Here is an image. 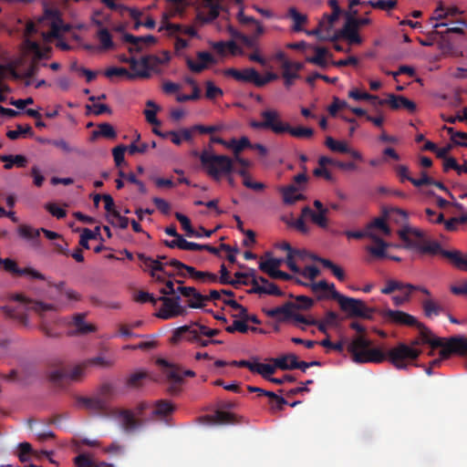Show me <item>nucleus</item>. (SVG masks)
I'll return each instance as SVG.
<instances>
[{"label":"nucleus","mask_w":467,"mask_h":467,"mask_svg":"<svg viewBox=\"0 0 467 467\" xmlns=\"http://www.w3.org/2000/svg\"><path fill=\"white\" fill-rule=\"evenodd\" d=\"M349 327L359 334L353 337L347 347L355 363H381L386 360V354L382 349L371 347L372 341L364 335L366 333L364 326L358 322H352Z\"/></svg>","instance_id":"obj_2"},{"label":"nucleus","mask_w":467,"mask_h":467,"mask_svg":"<svg viewBox=\"0 0 467 467\" xmlns=\"http://www.w3.org/2000/svg\"><path fill=\"white\" fill-rule=\"evenodd\" d=\"M170 266L174 267L176 270H185L187 275L196 280L197 276L202 275V271L196 270L193 266L187 265L177 259L169 261Z\"/></svg>","instance_id":"obj_36"},{"label":"nucleus","mask_w":467,"mask_h":467,"mask_svg":"<svg viewBox=\"0 0 467 467\" xmlns=\"http://www.w3.org/2000/svg\"><path fill=\"white\" fill-rule=\"evenodd\" d=\"M1 161H10V163H5L4 168L5 170L12 169L14 165H16L17 167H25L27 162L26 158L23 155H5L1 157Z\"/></svg>","instance_id":"obj_42"},{"label":"nucleus","mask_w":467,"mask_h":467,"mask_svg":"<svg viewBox=\"0 0 467 467\" xmlns=\"http://www.w3.org/2000/svg\"><path fill=\"white\" fill-rule=\"evenodd\" d=\"M316 55L314 57H306V62L317 65L320 67H327V61L326 60V57L328 54V51L326 47H315Z\"/></svg>","instance_id":"obj_31"},{"label":"nucleus","mask_w":467,"mask_h":467,"mask_svg":"<svg viewBox=\"0 0 467 467\" xmlns=\"http://www.w3.org/2000/svg\"><path fill=\"white\" fill-rule=\"evenodd\" d=\"M69 27L64 26L62 20L57 17L51 22L50 30L47 33H43V36L46 40L57 38L61 31H67Z\"/></svg>","instance_id":"obj_32"},{"label":"nucleus","mask_w":467,"mask_h":467,"mask_svg":"<svg viewBox=\"0 0 467 467\" xmlns=\"http://www.w3.org/2000/svg\"><path fill=\"white\" fill-rule=\"evenodd\" d=\"M157 364L164 369V373L167 378L175 383L180 384L182 382V375L190 378L195 377V372L193 370L186 369L182 372L178 367L171 364L166 359L159 358L157 360Z\"/></svg>","instance_id":"obj_12"},{"label":"nucleus","mask_w":467,"mask_h":467,"mask_svg":"<svg viewBox=\"0 0 467 467\" xmlns=\"http://www.w3.org/2000/svg\"><path fill=\"white\" fill-rule=\"evenodd\" d=\"M385 317L397 325L416 327L419 325V320L406 312L400 310L388 309L384 314Z\"/></svg>","instance_id":"obj_15"},{"label":"nucleus","mask_w":467,"mask_h":467,"mask_svg":"<svg viewBox=\"0 0 467 467\" xmlns=\"http://www.w3.org/2000/svg\"><path fill=\"white\" fill-rule=\"evenodd\" d=\"M250 146L252 143L247 137H242L240 140L232 139L227 143V148L233 150L234 156L239 155L241 151Z\"/></svg>","instance_id":"obj_35"},{"label":"nucleus","mask_w":467,"mask_h":467,"mask_svg":"<svg viewBox=\"0 0 467 467\" xmlns=\"http://www.w3.org/2000/svg\"><path fill=\"white\" fill-rule=\"evenodd\" d=\"M0 265H3L5 271L16 275H21L22 268H19L14 260L10 258L0 259Z\"/></svg>","instance_id":"obj_63"},{"label":"nucleus","mask_w":467,"mask_h":467,"mask_svg":"<svg viewBox=\"0 0 467 467\" xmlns=\"http://www.w3.org/2000/svg\"><path fill=\"white\" fill-rule=\"evenodd\" d=\"M223 302L224 305L229 306L234 310L238 312L237 314H233V317L242 319L244 316H246V312L248 311L247 308L239 304L238 302H236L235 300L229 298L223 299Z\"/></svg>","instance_id":"obj_54"},{"label":"nucleus","mask_w":467,"mask_h":467,"mask_svg":"<svg viewBox=\"0 0 467 467\" xmlns=\"http://www.w3.org/2000/svg\"><path fill=\"white\" fill-rule=\"evenodd\" d=\"M283 316H284L283 317H278V319L280 321H284L288 318H293L295 321L307 325V326L316 325L317 323V320L315 318L306 317L303 315L294 313L293 311H292L291 315H283Z\"/></svg>","instance_id":"obj_57"},{"label":"nucleus","mask_w":467,"mask_h":467,"mask_svg":"<svg viewBox=\"0 0 467 467\" xmlns=\"http://www.w3.org/2000/svg\"><path fill=\"white\" fill-rule=\"evenodd\" d=\"M266 397L269 398L270 410H272V412H275V409L274 402H276L277 410H283L284 406L288 404L287 400L285 398L278 396L273 391L271 393H266Z\"/></svg>","instance_id":"obj_56"},{"label":"nucleus","mask_w":467,"mask_h":467,"mask_svg":"<svg viewBox=\"0 0 467 467\" xmlns=\"http://www.w3.org/2000/svg\"><path fill=\"white\" fill-rule=\"evenodd\" d=\"M199 159L206 173L216 182L234 171V161L226 155L214 154L208 150H203Z\"/></svg>","instance_id":"obj_3"},{"label":"nucleus","mask_w":467,"mask_h":467,"mask_svg":"<svg viewBox=\"0 0 467 467\" xmlns=\"http://www.w3.org/2000/svg\"><path fill=\"white\" fill-rule=\"evenodd\" d=\"M256 367L257 368L255 369V371H256L255 373H258L264 379H265L269 381H270V379H273L272 375L275 371V368H276L275 365L272 366L269 364H264V363L258 362Z\"/></svg>","instance_id":"obj_60"},{"label":"nucleus","mask_w":467,"mask_h":467,"mask_svg":"<svg viewBox=\"0 0 467 467\" xmlns=\"http://www.w3.org/2000/svg\"><path fill=\"white\" fill-rule=\"evenodd\" d=\"M448 25L446 23H436L433 25V27L436 29L435 30V34L436 35H439L441 38H446V36L450 34V33H455V34H459V35H463L464 34V30L462 27L461 26H451V27H447L444 31H439L438 28L440 27H442V26H447Z\"/></svg>","instance_id":"obj_49"},{"label":"nucleus","mask_w":467,"mask_h":467,"mask_svg":"<svg viewBox=\"0 0 467 467\" xmlns=\"http://www.w3.org/2000/svg\"><path fill=\"white\" fill-rule=\"evenodd\" d=\"M262 121L252 120L250 126L254 130H270L275 134H282L285 132V125L280 119L279 113L275 109H267L261 112Z\"/></svg>","instance_id":"obj_7"},{"label":"nucleus","mask_w":467,"mask_h":467,"mask_svg":"<svg viewBox=\"0 0 467 467\" xmlns=\"http://www.w3.org/2000/svg\"><path fill=\"white\" fill-rule=\"evenodd\" d=\"M92 139H96L98 137H103L106 139H116L117 132L113 126L108 122H103L98 125V130L92 131Z\"/></svg>","instance_id":"obj_30"},{"label":"nucleus","mask_w":467,"mask_h":467,"mask_svg":"<svg viewBox=\"0 0 467 467\" xmlns=\"http://www.w3.org/2000/svg\"><path fill=\"white\" fill-rule=\"evenodd\" d=\"M327 212L325 211L315 213L309 206H305L302 209V215L309 216L312 222L321 228H327Z\"/></svg>","instance_id":"obj_27"},{"label":"nucleus","mask_w":467,"mask_h":467,"mask_svg":"<svg viewBox=\"0 0 467 467\" xmlns=\"http://www.w3.org/2000/svg\"><path fill=\"white\" fill-rule=\"evenodd\" d=\"M99 397L104 399L106 403L116 395V388L111 382H104L98 390Z\"/></svg>","instance_id":"obj_46"},{"label":"nucleus","mask_w":467,"mask_h":467,"mask_svg":"<svg viewBox=\"0 0 467 467\" xmlns=\"http://www.w3.org/2000/svg\"><path fill=\"white\" fill-rule=\"evenodd\" d=\"M149 378L146 371H137L126 379V386L129 389H139L143 385V380Z\"/></svg>","instance_id":"obj_34"},{"label":"nucleus","mask_w":467,"mask_h":467,"mask_svg":"<svg viewBox=\"0 0 467 467\" xmlns=\"http://www.w3.org/2000/svg\"><path fill=\"white\" fill-rule=\"evenodd\" d=\"M415 327L420 330V341L422 343L429 344L432 348H443L445 345L443 338L433 337L431 331L423 323L419 322V325Z\"/></svg>","instance_id":"obj_21"},{"label":"nucleus","mask_w":467,"mask_h":467,"mask_svg":"<svg viewBox=\"0 0 467 467\" xmlns=\"http://www.w3.org/2000/svg\"><path fill=\"white\" fill-rule=\"evenodd\" d=\"M111 217H113L114 220H110L109 217L108 218V220L113 226H118L120 229H126L128 227L130 223L129 218L120 215V213L118 211H114L113 215Z\"/></svg>","instance_id":"obj_64"},{"label":"nucleus","mask_w":467,"mask_h":467,"mask_svg":"<svg viewBox=\"0 0 467 467\" xmlns=\"http://www.w3.org/2000/svg\"><path fill=\"white\" fill-rule=\"evenodd\" d=\"M451 355L465 358V367L467 368V337L454 336L446 341L443 348L440 351V357L441 359H447Z\"/></svg>","instance_id":"obj_10"},{"label":"nucleus","mask_w":467,"mask_h":467,"mask_svg":"<svg viewBox=\"0 0 467 467\" xmlns=\"http://www.w3.org/2000/svg\"><path fill=\"white\" fill-rule=\"evenodd\" d=\"M97 36L103 49H110L113 47L114 44L112 41V36L107 28L101 27L98 31Z\"/></svg>","instance_id":"obj_50"},{"label":"nucleus","mask_w":467,"mask_h":467,"mask_svg":"<svg viewBox=\"0 0 467 467\" xmlns=\"http://www.w3.org/2000/svg\"><path fill=\"white\" fill-rule=\"evenodd\" d=\"M105 76L107 78H112V77H126L129 79H134L137 78H150V74L147 73L145 70L140 71L136 73H130L128 69L125 67H111L106 69Z\"/></svg>","instance_id":"obj_22"},{"label":"nucleus","mask_w":467,"mask_h":467,"mask_svg":"<svg viewBox=\"0 0 467 467\" xmlns=\"http://www.w3.org/2000/svg\"><path fill=\"white\" fill-rule=\"evenodd\" d=\"M331 287L333 289L332 298L338 303L342 311L348 313L351 317L372 318L374 310L367 306L362 300L343 296L336 290L335 285Z\"/></svg>","instance_id":"obj_5"},{"label":"nucleus","mask_w":467,"mask_h":467,"mask_svg":"<svg viewBox=\"0 0 467 467\" xmlns=\"http://www.w3.org/2000/svg\"><path fill=\"white\" fill-rule=\"evenodd\" d=\"M34 135L32 127L30 125H26V127L21 124L16 125V130H8L6 132V137L10 140H17L20 136H29L32 137Z\"/></svg>","instance_id":"obj_39"},{"label":"nucleus","mask_w":467,"mask_h":467,"mask_svg":"<svg viewBox=\"0 0 467 467\" xmlns=\"http://www.w3.org/2000/svg\"><path fill=\"white\" fill-rule=\"evenodd\" d=\"M85 317H86V314H84V313L75 314L72 317V321H71L70 325L74 326L76 327V330L70 331L69 332L70 336L87 335V334L96 331V327L94 325L88 324L85 322V320H84Z\"/></svg>","instance_id":"obj_19"},{"label":"nucleus","mask_w":467,"mask_h":467,"mask_svg":"<svg viewBox=\"0 0 467 467\" xmlns=\"http://www.w3.org/2000/svg\"><path fill=\"white\" fill-rule=\"evenodd\" d=\"M175 218L182 224V227L186 232L187 236H189V237L194 236V237H198V238L201 237V234L199 232H196L192 228L191 221L186 215L177 212V213H175Z\"/></svg>","instance_id":"obj_37"},{"label":"nucleus","mask_w":467,"mask_h":467,"mask_svg":"<svg viewBox=\"0 0 467 467\" xmlns=\"http://www.w3.org/2000/svg\"><path fill=\"white\" fill-rule=\"evenodd\" d=\"M311 259L315 262L320 263L324 267L329 269L338 281H345L346 274L339 265L334 264L329 259L320 257L317 254H311Z\"/></svg>","instance_id":"obj_25"},{"label":"nucleus","mask_w":467,"mask_h":467,"mask_svg":"<svg viewBox=\"0 0 467 467\" xmlns=\"http://www.w3.org/2000/svg\"><path fill=\"white\" fill-rule=\"evenodd\" d=\"M300 189L294 184H290L285 187H282L280 192L283 195V201L285 204H294L295 203V196H296V192Z\"/></svg>","instance_id":"obj_47"},{"label":"nucleus","mask_w":467,"mask_h":467,"mask_svg":"<svg viewBox=\"0 0 467 467\" xmlns=\"http://www.w3.org/2000/svg\"><path fill=\"white\" fill-rule=\"evenodd\" d=\"M288 297L295 298L296 302L288 301L280 306L264 310L265 315L269 317H278L280 315H291L295 309L307 310L314 305V300L306 296H294L293 294H289Z\"/></svg>","instance_id":"obj_6"},{"label":"nucleus","mask_w":467,"mask_h":467,"mask_svg":"<svg viewBox=\"0 0 467 467\" xmlns=\"http://www.w3.org/2000/svg\"><path fill=\"white\" fill-rule=\"evenodd\" d=\"M293 358L292 362H290L289 366H286L284 364V360H279V368L282 370H289V369H301L303 372H306V370L310 368L309 362L306 361H299L297 359V357H291Z\"/></svg>","instance_id":"obj_44"},{"label":"nucleus","mask_w":467,"mask_h":467,"mask_svg":"<svg viewBox=\"0 0 467 467\" xmlns=\"http://www.w3.org/2000/svg\"><path fill=\"white\" fill-rule=\"evenodd\" d=\"M258 72L253 68H244L241 70L240 82L253 83L257 87Z\"/></svg>","instance_id":"obj_58"},{"label":"nucleus","mask_w":467,"mask_h":467,"mask_svg":"<svg viewBox=\"0 0 467 467\" xmlns=\"http://www.w3.org/2000/svg\"><path fill=\"white\" fill-rule=\"evenodd\" d=\"M287 16L290 17L294 22L292 26L293 31H303V25L307 22L306 15L299 13L296 7H290L288 9Z\"/></svg>","instance_id":"obj_29"},{"label":"nucleus","mask_w":467,"mask_h":467,"mask_svg":"<svg viewBox=\"0 0 467 467\" xmlns=\"http://www.w3.org/2000/svg\"><path fill=\"white\" fill-rule=\"evenodd\" d=\"M285 132L296 138H310L314 134V130L305 127H291L288 123L285 125Z\"/></svg>","instance_id":"obj_40"},{"label":"nucleus","mask_w":467,"mask_h":467,"mask_svg":"<svg viewBox=\"0 0 467 467\" xmlns=\"http://www.w3.org/2000/svg\"><path fill=\"white\" fill-rule=\"evenodd\" d=\"M388 105L392 109H405L409 112H414L416 110V104L403 96H397L389 94L388 98Z\"/></svg>","instance_id":"obj_23"},{"label":"nucleus","mask_w":467,"mask_h":467,"mask_svg":"<svg viewBox=\"0 0 467 467\" xmlns=\"http://www.w3.org/2000/svg\"><path fill=\"white\" fill-rule=\"evenodd\" d=\"M340 14L341 13L337 12V10H335V12L332 11L331 15L325 14L323 18L319 21V26L325 27L326 33L328 35Z\"/></svg>","instance_id":"obj_48"},{"label":"nucleus","mask_w":467,"mask_h":467,"mask_svg":"<svg viewBox=\"0 0 467 467\" xmlns=\"http://www.w3.org/2000/svg\"><path fill=\"white\" fill-rule=\"evenodd\" d=\"M77 401L79 405L83 406L87 410L97 413H104L108 410L106 400L99 397H78Z\"/></svg>","instance_id":"obj_18"},{"label":"nucleus","mask_w":467,"mask_h":467,"mask_svg":"<svg viewBox=\"0 0 467 467\" xmlns=\"http://www.w3.org/2000/svg\"><path fill=\"white\" fill-rule=\"evenodd\" d=\"M175 405L167 400H160L154 403L151 417L168 421V418L175 411Z\"/></svg>","instance_id":"obj_16"},{"label":"nucleus","mask_w":467,"mask_h":467,"mask_svg":"<svg viewBox=\"0 0 467 467\" xmlns=\"http://www.w3.org/2000/svg\"><path fill=\"white\" fill-rule=\"evenodd\" d=\"M158 299L161 302V306L157 313L158 317L168 320L187 314L186 307L181 305L180 296H160Z\"/></svg>","instance_id":"obj_8"},{"label":"nucleus","mask_w":467,"mask_h":467,"mask_svg":"<svg viewBox=\"0 0 467 467\" xmlns=\"http://www.w3.org/2000/svg\"><path fill=\"white\" fill-rule=\"evenodd\" d=\"M203 335L199 333L197 329L193 328V323L185 325L175 329L172 339L173 341H179L181 338H185L191 343L197 344L198 347L205 348L211 345V339H203Z\"/></svg>","instance_id":"obj_11"},{"label":"nucleus","mask_w":467,"mask_h":467,"mask_svg":"<svg viewBox=\"0 0 467 467\" xmlns=\"http://www.w3.org/2000/svg\"><path fill=\"white\" fill-rule=\"evenodd\" d=\"M326 146L332 151L346 153L350 152V149L344 141L334 140L332 137H327L325 141Z\"/></svg>","instance_id":"obj_41"},{"label":"nucleus","mask_w":467,"mask_h":467,"mask_svg":"<svg viewBox=\"0 0 467 467\" xmlns=\"http://www.w3.org/2000/svg\"><path fill=\"white\" fill-rule=\"evenodd\" d=\"M402 291L405 293L411 294L413 291H420L421 293L425 294L426 296H431V292L424 286L420 285H414L409 283H402L400 281H397V289Z\"/></svg>","instance_id":"obj_51"},{"label":"nucleus","mask_w":467,"mask_h":467,"mask_svg":"<svg viewBox=\"0 0 467 467\" xmlns=\"http://www.w3.org/2000/svg\"><path fill=\"white\" fill-rule=\"evenodd\" d=\"M250 327L247 325V322L244 319L234 320L231 326L225 327V331L234 334L235 332H240L245 334L249 331Z\"/></svg>","instance_id":"obj_52"},{"label":"nucleus","mask_w":467,"mask_h":467,"mask_svg":"<svg viewBox=\"0 0 467 467\" xmlns=\"http://www.w3.org/2000/svg\"><path fill=\"white\" fill-rule=\"evenodd\" d=\"M192 323L194 329H197L199 333L202 334L204 337H209L210 339L221 333L219 329L210 328L202 324H200L199 322Z\"/></svg>","instance_id":"obj_61"},{"label":"nucleus","mask_w":467,"mask_h":467,"mask_svg":"<svg viewBox=\"0 0 467 467\" xmlns=\"http://www.w3.org/2000/svg\"><path fill=\"white\" fill-rule=\"evenodd\" d=\"M202 10L198 11L197 20L203 23H211L216 19L220 14L221 5L215 0H202Z\"/></svg>","instance_id":"obj_13"},{"label":"nucleus","mask_w":467,"mask_h":467,"mask_svg":"<svg viewBox=\"0 0 467 467\" xmlns=\"http://www.w3.org/2000/svg\"><path fill=\"white\" fill-rule=\"evenodd\" d=\"M421 306L425 317L429 318L437 317L443 311L442 306L431 298L423 300Z\"/></svg>","instance_id":"obj_33"},{"label":"nucleus","mask_w":467,"mask_h":467,"mask_svg":"<svg viewBox=\"0 0 467 467\" xmlns=\"http://www.w3.org/2000/svg\"><path fill=\"white\" fill-rule=\"evenodd\" d=\"M370 239L377 244V246H368V252L376 258L386 257V248L389 245L388 243H386L383 239L376 235L374 233L372 234Z\"/></svg>","instance_id":"obj_26"},{"label":"nucleus","mask_w":467,"mask_h":467,"mask_svg":"<svg viewBox=\"0 0 467 467\" xmlns=\"http://www.w3.org/2000/svg\"><path fill=\"white\" fill-rule=\"evenodd\" d=\"M42 143H48L52 146L61 150L65 153H70V152H78V150L75 147H72L69 145V143L65 140L64 139H57V140H47L43 139L40 140Z\"/></svg>","instance_id":"obj_38"},{"label":"nucleus","mask_w":467,"mask_h":467,"mask_svg":"<svg viewBox=\"0 0 467 467\" xmlns=\"http://www.w3.org/2000/svg\"><path fill=\"white\" fill-rule=\"evenodd\" d=\"M18 234L21 237L33 240L36 239L40 234L39 229H34L28 225L22 224L18 228Z\"/></svg>","instance_id":"obj_59"},{"label":"nucleus","mask_w":467,"mask_h":467,"mask_svg":"<svg viewBox=\"0 0 467 467\" xmlns=\"http://www.w3.org/2000/svg\"><path fill=\"white\" fill-rule=\"evenodd\" d=\"M203 419L213 425L236 424L239 422L235 414L220 410H217L213 415L204 416Z\"/></svg>","instance_id":"obj_17"},{"label":"nucleus","mask_w":467,"mask_h":467,"mask_svg":"<svg viewBox=\"0 0 467 467\" xmlns=\"http://www.w3.org/2000/svg\"><path fill=\"white\" fill-rule=\"evenodd\" d=\"M421 343L420 339H414L410 345L399 343L395 348L385 352L386 359H389L396 368L406 369L408 368L407 360H416L421 354L420 349L415 348Z\"/></svg>","instance_id":"obj_4"},{"label":"nucleus","mask_w":467,"mask_h":467,"mask_svg":"<svg viewBox=\"0 0 467 467\" xmlns=\"http://www.w3.org/2000/svg\"><path fill=\"white\" fill-rule=\"evenodd\" d=\"M123 40L127 43L132 44L134 47H130L129 51L140 52L142 50L141 44L152 45L155 44L157 38L154 36L148 35L143 36H136L131 34L126 33L123 35Z\"/></svg>","instance_id":"obj_20"},{"label":"nucleus","mask_w":467,"mask_h":467,"mask_svg":"<svg viewBox=\"0 0 467 467\" xmlns=\"http://www.w3.org/2000/svg\"><path fill=\"white\" fill-rule=\"evenodd\" d=\"M161 64H163V61L157 56H144L140 60V66L142 67V70H145L147 73H150V69Z\"/></svg>","instance_id":"obj_43"},{"label":"nucleus","mask_w":467,"mask_h":467,"mask_svg":"<svg viewBox=\"0 0 467 467\" xmlns=\"http://www.w3.org/2000/svg\"><path fill=\"white\" fill-rule=\"evenodd\" d=\"M110 415L119 421L122 431L126 433H133L143 425V420L137 418L135 412L131 410L113 408L110 410Z\"/></svg>","instance_id":"obj_9"},{"label":"nucleus","mask_w":467,"mask_h":467,"mask_svg":"<svg viewBox=\"0 0 467 467\" xmlns=\"http://www.w3.org/2000/svg\"><path fill=\"white\" fill-rule=\"evenodd\" d=\"M448 134L451 136V140L456 145L467 147V142L462 141L467 140V133L462 131H455L451 127H445Z\"/></svg>","instance_id":"obj_55"},{"label":"nucleus","mask_w":467,"mask_h":467,"mask_svg":"<svg viewBox=\"0 0 467 467\" xmlns=\"http://www.w3.org/2000/svg\"><path fill=\"white\" fill-rule=\"evenodd\" d=\"M76 467H114L113 464L105 462H96L88 454L82 453L74 459Z\"/></svg>","instance_id":"obj_28"},{"label":"nucleus","mask_w":467,"mask_h":467,"mask_svg":"<svg viewBox=\"0 0 467 467\" xmlns=\"http://www.w3.org/2000/svg\"><path fill=\"white\" fill-rule=\"evenodd\" d=\"M399 236L406 244V247L415 249L421 254H441L451 260L457 269L467 271V254H463L458 250L447 251L442 249L437 241L425 240L423 233L420 230H401L399 232Z\"/></svg>","instance_id":"obj_1"},{"label":"nucleus","mask_w":467,"mask_h":467,"mask_svg":"<svg viewBox=\"0 0 467 467\" xmlns=\"http://www.w3.org/2000/svg\"><path fill=\"white\" fill-rule=\"evenodd\" d=\"M146 105L149 108H152V109H147L144 110L146 120L152 125H161L160 120L156 117V113L160 109V108L152 100H148Z\"/></svg>","instance_id":"obj_45"},{"label":"nucleus","mask_w":467,"mask_h":467,"mask_svg":"<svg viewBox=\"0 0 467 467\" xmlns=\"http://www.w3.org/2000/svg\"><path fill=\"white\" fill-rule=\"evenodd\" d=\"M138 258L145 266V269H152L153 272H161L168 277H172L174 274L169 273L165 271V265H170L169 262H164L167 259L166 255H158L157 259H152L150 256L145 255L144 254H138Z\"/></svg>","instance_id":"obj_14"},{"label":"nucleus","mask_w":467,"mask_h":467,"mask_svg":"<svg viewBox=\"0 0 467 467\" xmlns=\"http://www.w3.org/2000/svg\"><path fill=\"white\" fill-rule=\"evenodd\" d=\"M367 230L373 233L374 229L380 230L384 234H390V228L383 218H376L367 225Z\"/></svg>","instance_id":"obj_53"},{"label":"nucleus","mask_w":467,"mask_h":467,"mask_svg":"<svg viewBox=\"0 0 467 467\" xmlns=\"http://www.w3.org/2000/svg\"><path fill=\"white\" fill-rule=\"evenodd\" d=\"M207 301V297L197 290L193 293L192 296L188 301V306L191 308H202L204 306V302Z\"/></svg>","instance_id":"obj_62"},{"label":"nucleus","mask_w":467,"mask_h":467,"mask_svg":"<svg viewBox=\"0 0 467 467\" xmlns=\"http://www.w3.org/2000/svg\"><path fill=\"white\" fill-rule=\"evenodd\" d=\"M339 36L347 39L350 45H359L362 42L357 26L352 25L348 20L340 30Z\"/></svg>","instance_id":"obj_24"}]
</instances>
